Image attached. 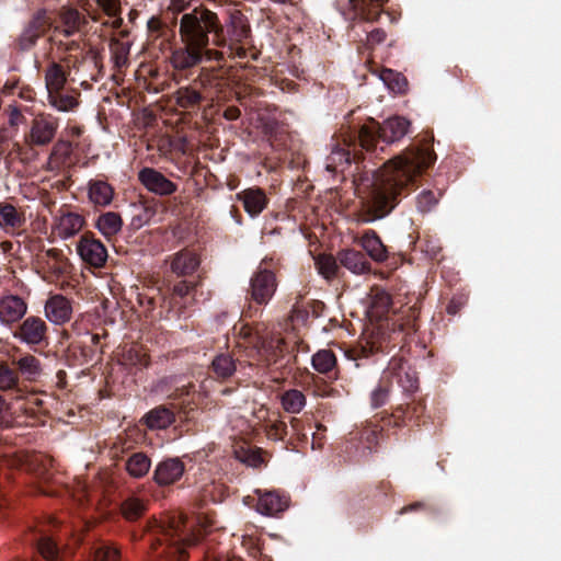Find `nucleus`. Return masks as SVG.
Listing matches in <instances>:
<instances>
[{
	"label": "nucleus",
	"mask_w": 561,
	"mask_h": 561,
	"mask_svg": "<svg viewBox=\"0 0 561 561\" xmlns=\"http://www.w3.org/2000/svg\"><path fill=\"white\" fill-rule=\"evenodd\" d=\"M194 10L198 12V18H202L201 24H203V28L206 30L207 36H209L210 33L214 34V45L218 47L228 45L229 50L232 53L234 45L244 43L249 37L250 28L241 13H232L229 16V22L222 25L217 14L213 11L202 7L195 8Z\"/></svg>",
	"instance_id": "obj_4"
},
{
	"label": "nucleus",
	"mask_w": 561,
	"mask_h": 561,
	"mask_svg": "<svg viewBox=\"0 0 561 561\" xmlns=\"http://www.w3.org/2000/svg\"><path fill=\"white\" fill-rule=\"evenodd\" d=\"M250 285L252 299L260 305L267 304L276 290L274 274L262 266L251 278Z\"/></svg>",
	"instance_id": "obj_13"
},
{
	"label": "nucleus",
	"mask_w": 561,
	"mask_h": 561,
	"mask_svg": "<svg viewBox=\"0 0 561 561\" xmlns=\"http://www.w3.org/2000/svg\"><path fill=\"white\" fill-rule=\"evenodd\" d=\"M391 306L390 295L381 288H373L368 298L367 316L371 321H381Z\"/></svg>",
	"instance_id": "obj_25"
},
{
	"label": "nucleus",
	"mask_w": 561,
	"mask_h": 561,
	"mask_svg": "<svg viewBox=\"0 0 561 561\" xmlns=\"http://www.w3.org/2000/svg\"><path fill=\"white\" fill-rule=\"evenodd\" d=\"M140 183L151 193L167 196L176 191V184L152 168H144L138 173Z\"/></svg>",
	"instance_id": "obj_16"
},
{
	"label": "nucleus",
	"mask_w": 561,
	"mask_h": 561,
	"mask_svg": "<svg viewBox=\"0 0 561 561\" xmlns=\"http://www.w3.org/2000/svg\"><path fill=\"white\" fill-rule=\"evenodd\" d=\"M359 243L374 261L383 262L388 257L387 248L374 230L365 231Z\"/></svg>",
	"instance_id": "obj_27"
},
{
	"label": "nucleus",
	"mask_w": 561,
	"mask_h": 561,
	"mask_svg": "<svg viewBox=\"0 0 561 561\" xmlns=\"http://www.w3.org/2000/svg\"><path fill=\"white\" fill-rule=\"evenodd\" d=\"M211 369L217 378L226 379L236 371V363L229 354H219L213 359Z\"/></svg>",
	"instance_id": "obj_42"
},
{
	"label": "nucleus",
	"mask_w": 561,
	"mask_h": 561,
	"mask_svg": "<svg viewBox=\"0 0 561 561\" xmlns=\"http://www.w3.org/2000/svg\"><path fill=\"white\" fill-rule=\"evenodd\" d=\"M184 472L185 465L180 458H165L156 466L152 479L159 486H169L176 483Z\"/></svg>",
	"instance_id": "obj_15"
},
{
	"label": "nucleus",
	"mask_w": 561,
	"mask_h": 561,
	"mask_svg": "<svg viewBox=\"0 0 561 561\" xmlns=\"http://www.w3.org/2000/svg\"><path fill=\"white\" fill-rule=\"evenodd\" d=\"M151 468V460L147 454L137 451L127 457L125 461V469L127 473L134 479L144 478Z\"/></svg>",
	"instance_id": "obj_31"
},
{
	"label": "nucleus",
	"mask_w": 561,
	"mask_h": 561,
	"mask_svg": "<svg viewBox=\"0 0 561 561\" xmlns=\"http://www.w3.org/2000/svg\"><path fill=\"white\" fill-rule=\"evenodd\" d=\"M257 494L256 511L266 516H275L288 507V497L276 491L255 490Z\"/></svg>",
	"instance_id": "obj_20"
},
{
	"label": "nucleus",
	"mask_w": 561,
	"mask_h": 561,
	"mask_svg": "<svg viewBox=\"0 0 561 561\" xmlns=\"http://www.w3.org/2000/svg\"><path fill=\"white\" fill-rule=\"evenodd\" d=\"M316 267L320 275L325 279L334 277L337 265L335 259L331 255L321 254L314 259Z\"/></svg>",
	"instance_id": "obj_49"
},
{
	"label": "nucleus",
	"mask_w": 561,
	"mask_h": 561,
	"mask_svg": "<svg viewBox=\"0 0 561 561\" xmlns=\"http://www.w3.org/2000/svg\"><path fill=\"white\" fill-rule=\"evenodd\" d=\"M282 405L288 413H299L306 405L305 394L297 389H290L282 394Z\"/></svg>",
	"instance_id": "obj_41"
},
{
	"label": "nucleus",
	"mask_w": 561,
	"mask_h": 561,
	"mask_svg": "<svg viewBox=\"0 0 561 561\" xmlns=\"http://www.w3.org/2000/svg\"><path fill=\"white\" fill-rule=\"evenodd\" d=\"M385 38H386V33L380 28L373 30L367 35V42L369 45L379 44V43L383 42Z\"/></svg>",
	"instance_id": "obj_58"
},
{
	"label": "nucleus",
	"mask_w": 561,
	"mask_h": 561,
	"mask_svg": "<svg viewBox=\"0 0 561 561\" xmlns=\"http://www.w3.org/2000/svg\"><path fill=\"white\" fill-rule=\"evenodd\" d=\"M19 373L7 363L0 362V390L10 391L19 387Z\"/></svg>",
	"instance_id": "obj_48"
},
{
	"label": "nucleus",
	"mask_w": 561,
	"mask_h": 561,
	"mask_svg": "<svg viewBox=\"0 0 561 561\" xmlns=\"http://www.w3.org/2000/svg\"><path fill=\"white\" fill-rule=\"evenodd\" d=\"M390 382L386 373H383L379 385L370 393V405L373 409H378L385 405L389 399Z\"/></svg>",
	"instance_id": "obj_47"
},
{
	"label": "nucleus",
	"mask_w": 561,
	"mask_h": 561,
	"mask_svg": "<svg viewBox=\"0 0 561 561\" xmlns=\"http://www.w3.org/2000/svg\"><path fill=\"white\" fill-rule=\"evenodd\" d=\"M240 335L243 344L251 346L259 360L270 366L277 364L284 354V341L278 335L263 334L259 328L255 330L249 325H241Z\"/></svg>",
	"instance_id": "obj_7"
},
{
	"label": "nucleus",
	"mask_w": 561,
	"mask_h": 561,
	"mask_svg": "<svg viewBox=\"0 0 561 561\" xmlns=\"http://www.w3.org/2000/svg\"><path fill=\"white\" fill-rule=\"evenodd\" d=\"M118 360L122 366L131 373L141 370L149 365V356L139 345L125 346Z\"/></svg>",
	"instance_id": "obj_26"
},
{
	"label": "nucleus",
	"mask_w": 561,
	"mask_h": 561,
	"mask_svg": "<svg viewBox=\"0 0 561 561\" xmlns=\"http://www.w3.org/2000/svg\"><path fill=\"white\" fill-rule=\"evenodd\" d=\"M340 262L354 274H364L370 268L365 255L355 250L343 251L340 255Z\"/></svg>",
	"instance_id": "obj_35"
},
{
	"label": "nucleus",
	"mask_w": 561,
	"mask_h": 561,
	"mask_svg": "<svg viewBox=\"0 0 561 561\" xmlns=\"http://www.w3.org/2000/svg\"><path fill=\"white\" fill-rule=\"evenodd\" d=\"M232 430L236 431L237 435H239L241 438L251 433V426L244 419H240L237 425H232Z\"/></svg>",
	"instance_id": "obj_57"
},
{
	"label": "nucleus",
	"mask_w": 561,
	"mask_h": 561,
	"mask_svg": "<svg viewBox=\"0 0 561 561\" xmlns=\"http://www.w3.org/2000/svg\"><path fill=\"white\" fill-rule=\"evenodd\" d=\"M379 78L393 93H403L407 89V79L401 73L391 69H382Z\"/></svg>",
	"instance_id": "obj_43"
},
{
	"label": "nucleus",
	"mask_w": 561,
	"mask_h": 561,
	"mask_svg": "<svg viewBox=\"0 0 561 561\" xmlns=\"http://www.w3.org/2000/svg\"><path fill=\"white\" fill-rule=\"evenodd\" d=\"M264 428L267 436L275 440L283 439L288 434V426L283 421H270Z\"/></svg>",
	"instance_id": "obj_52"
},
{
	"label": "nucleus",
	"mask_w": 561,
	"mask_h": 561,
	"mask_svg": "<svg viewBox=\"0 0 561 561\" xmlns=\"http://www.w3.org/2000/svg\"><path fill=\"white\" fill-rule=\"evenodd\" d=\"M147 540L152 561H183L186 549L198 542L199 533L193 530L183 514L173 513L150 523Z\"/></svg>",
	"instance_id": "obj_2"
},
{
	"label": "nucleus",
	"mask_w": 561,
	"mask_h": 561,
	"mask_svg": "<svg viewBox=\"0 0 561 561\" xmlns=\"http://www.w3.org/2000/svg\"><path fill=\"white\" fill-rule=\"evenodd\" d=\"M114 197L113 187L105 181L91 180L89 182V198L95 206H108Z\"/></svg>",
	"instance_id": "obj_30"
},
{
	"label": "nucleus",
	"mask_w": 561,
	"mask_h": 561,
	"mask_svg": "<svg viewBox=\"0 0 561 561\" xmlns=\"http://www.w3.org/2000/svg\"><path fill=\"white\" fill-rule=\"evenodd\" d=\"M94 561H118L119 551L114 546L100 542L94 547Z\"/></svg>",
	"instance_id": "obj_50"
},
{
	"label": "nucleus",
	"mask_w": 561,
	"mask_h": 561,
	"mask_svg": "<svg viewBox=\"0 0 561 561\" xmlns=\"http://www.w3.org/2000/svg\"><path fill=\"white\" fill-rule=\"evenodd\" d=\"M201 19L195 10L181 18L179 33L183 45L174 48L170 56V62L176 70L191 69L203 60L220 61L224 59L222 51L208 48L210 39L201 24Z\"/></svg>",
	"instance_id": "obj_3"
},
{
	"label": "nucleus",
	"mask_w": 561,
	"mask_h": 561,
	"mask_svg": "<svg viewBox=\"0 0 561 561\" xmlns=\"http://www.w3.org/2000/svg\"><path fill=\"white\" fill-rule=\"evenodd\" d=\"M237 199L242 202L244 210L251 216H259L267 206V197L263 190L250 187L237 194Z\"/></svg>",
	"instance_id": "obj_24"
},
{
	"label": "nucleus",
	"mask_w": 561,
	"mask_h": 561,
	"mask_svg": "<svg viewBox=\"0 0 561 561\" xmlns=\"http://www.w3.org/2000/svg\"><path fill=\"white\" fill-rule=\"evenodd\" d=\"M174 413L165 407H158L149 411L144 421L150 430H163L174 422Z\"/></svg>",
	"instance_id": "obj_32"
},
{
	"label": "nucleus",
	"mask_w": 561,
	"mask_h": 561,
	"mask_svg": "<svg viewBox=\"0 0 561 561\" xmlns=\"http://www.w3.org/2000/svg\"><path fill=\"white\" fill-rule=\"evenodd\" d=\"M387 0H339L337 3L342 13L347 19H362L366 21L375 20L379 13V8Z\"/></svg>",
	"instance_id": "obj_12"
},
{
	"label": "nucleus",
	"mask_w": 561,
	"mask_h": 561,
	"mask_svg": "<svg viewBox=\"0 0 561 561\" xmlns=\"http://www.w3.org/2000/svg\"><path fill=\"white\" fill-rule=\"evenodd\" d=\"M27 311L26 302L19 296L0 298V323L10 325L21 320Z\"/></svg>",
	"instance_id": "obj_21"
},
{
	"label": "nucleus",
	"mask_w": 561,
	"mask_h": 561,
	"mask_svg": "<svg viewBox=\"0 0 561 561\" xmlns=\"http://www.w3.org/2000/svg\"><path fill=\"white\" fill-rule=\"evenodd\" d=\"M409 125L410 123L400 116L390 117L382 125L370 119L358 130L360 149L375 153L379 142L388 145L401 139L408 133Z\"/></svg>",
	"instance_id": "obj_5"
},
{
	"label": "nucleus",
	"mask_w": 561,
	"mask_h": 561,
	"mask_svg": "<svg viewBox=\"0 0 561 561\" xmlns=\"http://www.w3.org/2000/svg\"><path fill=\"white\" fill-rule=\"evenodd\" d=\"M25 214L10 203H0V229L8 234H16L25 225Z\"/></svg>",
	"instance_id": "obj_22"
},
{
	"label": "nucleus",
	"mask_w": 561,
	"mask_h": 561,
	"mask_svg": "<svg viewBox=\"0 0 561 561\" xmlns=\"http://www.w3.org/2000/svg\"><path fill=\"white\" fill-rule=\"evenodd\" d=\"M46 526L47 524L36 526L30 534L27 541L31 545L36 546L43 558L46 560H54L57 558L59 550L48 534Z\"/></svg>",
	"instance_id": "obj_23"
},
{
	"label": "nucleus",
	"mask_w": 561,
	"mask_h": 561,
	"mask_svg": "<svg viewBox=\"0 0 561 561\" xmlns=\"http://www.w3.org/2000/svg\"><path fill=\"white\" fill-rule=\"evenodd\" d=\"M312 367L320 374L336 378V357L331 350H320L312 356Z\"/></svg>",
	"instance_id": "obj_37"
},
{
	"label": "nucleus",
	"mask_w": 561,
	"mask_h": 561,
	"mask_svg": "<svg viewBox=\"0 0 561 561\" xmlns=\"http://www.w3.org/2000/svg\"><path fill=\"white\" fill-rule=\"evenodd\" d=\"M123 226V220L117 213L107 211L101 215L96 221V228L106 238L115 236Z\"/></svg>",
	"instance_id": "obj_39"
},
{
	"label": "nucleus",
	"mask_w": 561,
	"mask_h": 561,
	"mask_svg": "<svg viewBox=\"0 0 561 561\" xmlns=\"http://www.w3.org/2000/svg\"><path fill=\"white\" fill-rule=\"evenodd\" d=\"M44 310L48 321L57 325L68 322L72 314L70 300L60 294L51 295L46 300Z\"/></svg>",
	"instance_id": "obj_19"
},
{
	"label": "nucleus",
	"mask_w": 561,
	"mask_h": 561,
	"mask_svg": "<svg viewBox=\"0 0 561 561\" xmlns=\"http://www.w3.org/2000/svg\"><path fill=\"white\" fill-rule=\"evenodd\" d=\"M77 252L85 264L95 268L103 267L108 256L105 245L90 234L81 236L77 243Z\"/></svg>",
	"instance_id": "obj_10"
},
{
	"label": "nucleus",
	"mask_w": 561,
	"mask_h": 561,
	"mask_svg": "<svg viewBox=\"0 0 561 561\" xmlns=\"http://www.w3.org/2000/svg\"><path fill=\"white\" fill-rule=\"evenodd\" d=\"M198 265V256L190 250H183L174 255L171 262V270L178 276H185L195 272Z\"/></svg>",
	"instance_id": "obj_29"
},
{
	"label": "nucleus",
	"mask_w": 561,
	"mask_h": 561,
	"mask_svg": "<svg viewBox=\"0 0 561 561\" xmlns=\"http://www.w3.org/2000/svg\"><path fill=\"white\" fill-rule=\"evenodd\" d=\"M381 430L378 425H367L363 430H358L353 432V438L358 440L357 448H360L363 453L365 450L371 451V449L377 445L378 437Z\"/></svg>",
	"instance_id": "obj_38"
},
{
	"label": "nucleus",
	"mask_w": 561,
	"mask_h": 561,
	"mask_svg": "<svg viewBox=\"0 0 561 561\" xmlns=\"http://www.w3.org/2000/svg\"><path fill=\"white\" fill-rule=\"evenodd\" d=\"M58 128L57 119L51 116H37L33 119L31 129L25 136L28 146H46L55 137Z\"/></svg>",
	"instance_id": "obj_11"
},
{
	"label": "nucleus",
	"mask_w": 561,
	"mask_h": 561,
	"mask_svg": "<svg viewBox=\"0 0 561 561\" xmlns=\"http://www.w3.org/2000/svg\"><path fill=\"white\" fill-rule=\"evenodd\" d=\"M193 0H170L169 10L173 13H181L186 10Z\"/></svg>",
	"instance_id": "obj_56"
},
{
	"label": "nucleus",
	"mask_w": 561,
	"mask_h": 561,
	"mask_svg": "<svg viewBox=\"0 0 561 561\" xmlns=\"http://www.w3.org/2000/svg\"><path fill=\"white\" fill-rule=\"evenodd\" d=\"M21 117L22 114L20 113V111L16 107H13L10 113V124L16 125Z\"/></svg>",
	"instance_id": "obj_64"
},
{
	"label": "nucleus",
	"mask_w": 561,
	"mask_h": 561,
	"mask_svg": "<svg viewBox=\"0 0 561 561\" xmlns=\"http://www.w3.org/2000/svg\"><path fill=\"white\" fill-rule=\"evenodd\" d=\"M263 459L260 454L256 451H251L249 456L244 459V462H247L251 467H257L262 463Z\"/></svg>",
	"instance_id": "obj_60"
},
{
	"label": "nucleus",
	"mask_w": 561,
	"mask_h": 561,
	"mask_svg": "<svg viewBox=\"0 0 561 561\" xmlns=\"http://www.w3.org/2000/svg\"><path fill=\"white\" fill-rule=\"evenodd\" d=\"M422 411L423 407L421 403H409L405 408H398L393 412L392 419H394V422L398 425L401 423L407 425L411 422H415Z\"/></svg>",
	"instance_id": "obj_45"
},
{
	"label": "nucleus",
	"mask_w": 561,
	"mask_h": 561,
	"mask_svg": "<svg viewBox=\"0 0 561 561\" xmlns=\"http://www.w3.org/2000/svg\"><path fill=\"white\" fill-rule=\"evenodd\" d=\"M123 516L128 520H135L139 518L146 511V503L138 496L130 495L121 506Z\"/></svg>",
	"instance_id": "obj_44"
},
{
	"label": "nucleus",
	"mask_w": 561,
	"mask_h": 561,
	"mask_svg": "<svg viewBox=\"0 0 561 561\" xmlns=\"http://www.w3.org/2000/svg\"><path fill=\"white\" fill-rule=\"evenodd\" d=\"M193 288L192 283H188L186 280H181L173 287V293L179 297H185L187 296Z\"/></svg>",
	"instance_id": "obj_55"
},
{
	"label": "nucleus",
	"mask_w": 561,
	"mask_h": 561,
	"mask_svg": "<svg viewBox=\"0 0 561 561\" xmlns=\"http://www.w3.org/2000/svg\"><path fill=\"white\" fill-rule=\"evenodd\" d=\"M175 100L180 107L191 108L201 103L202 94L195 89L183 87L175 92Z\"/></svg>",
	"instance_id": "obj_46"
},
{
	"label": "nucleus",
	"mask_w": 561,
	"mask_h": 561,
	"mask_svg": "<svg viewBox=\"0 0 561 561\" xmlns=\"http://www.w3.org/2000/svg\"><path fill=\"white\" fill-rule=\"evenodd\" d=\"M48 94L49 104L59 112H69L79 105L78 99L62 90H57Z\"/></svg>",
	"instance_id": "obj_40"
},
{
	"label": "nucleus",
	"mask_w": 561,
	"mask_h": 561,
	"mask_svg": "<svg viewBox=\"0 0 561 561\" xmlns=\"http://www.w3.org/2000/svg\"><path fill=\"white\" fill-rule=\"evenodd\" d=\"M436 160L434 151L427 147H412L389 160L375 172L354 175L356 195L360 198L373 221L386 216L398 203V197L409 193L422 172Z\"/></svg>",
	"instance_id": "obj_1"
},
{
	"label": "nucleus",
	"mask_w": 561,
	"mask_h": 561,
	"mask_svg": "<svg viewBox=\"0 0 561 561\" xmlns=\"http://www.w3.org/2000/svg\"><path fill=\"white\" fill-rule=\"evenodd\" d=\"M88 18L80 11L73 8H62L58 14L56 25H54V35L49 37V42L57 47L60 53H71L82 50L79 41L64 42L58 39V36L71 37L75 35L85 36L87 34Z\"/></svg>",
	"instance_id": "obj_6"
},
{
	"label": "nucleus",
	"mask_w": 561,
	"mask_h": 561,
	"mask_svg": "<svg viewBox=\"0 0 561 561\" xmlns=\"http://www.w3.org/2000/svg\"><path fill=\"white\" fill-rule=\"evenodd\" d=\"M259 121H261L260 127L262 128L263 133L265 135H270L274 131L276 126V121L274 118H264L263 116L259 115Z\"/></svg>",
	"instance_id": "obj_59"
},
{
	"label": "nucleus",
	"mask_w": 561,
	"mask_h": 561,
	"mask_svg": "<svg viewBox=\"0 0 561 561\" xmlns=\"http://www.w3.org/2000/svg\"><path fill=\"white\" fill-rule=\"evenodd\" d=\"M79 489L80 490L77 493H75L72 496H73V500L79 503V505H82L83 500L88 496V490H87L85 484H81V483L79 485Z\"/></svg>",
	"instance_id": "obj_63"
},
{
	"label": "nucleus",
	"mask_w": 561,
	"mask_h": 561,
	"mask_svg": "<svg viewBox=\"0 0 561 561\" xmlns=\"http://www.w3.org/2000/svg\"><path fill=\"white\" fill-rule=\"evenodd\" d=\"M241 112L236 106H229L224 112V117L228 121H236L240 117Z\"/></svg>",
	"instance_id": "obj_61"
},
{
	"label": "nucleus",
	"mask_w": 561,
	"mask_h": 561,
	"mask_svg": "<svg viewBox=\"0 0 561 561\" xmlns=\"http://www.w3.org/2000/svg\"><path fill=\"white\" fill-rule=\"evenodd\" d=\"M13 465L47 481L49 479V469L53 466V460L41 453H21L16 456Z\"/></svg>",
	"instance_id": "obj_17"
},
{
	"label": "nucleus",
	"mask_w": 561,
	"mask_h": 561,
	"mask_svg": "<svg viewBox=\"0 0 561 561\" xmlns=\"http://www.w3.org/2000/svg\"><path fill=\"white\" fill-rule=\"evenodd\" d=\"M385 373L388 378H394L402 390L413 392L417 389L416 374L402 358H392Z\"/></svg>",
	"instance_id": "obj_18"
},
{
	"label": "nucleus",
	"mask_w": 561,
	"mask_h": 561,
	"mask_svg": "<svg viewBox=\"0 0 561 561\" xmlns=\"http://www.w3.org/2000/svg\"><path fill=\"white\" fill-rule=\"evenodd\" d=\"M95 3L110 18V20L102 22V24L118 30L123 24L121 0H95Z\"/></svg>",
	"instance_id": "obj_34"
},
{
	"label": "nucleus",
	"mask_w": 561,
	"mask_h": 561,
	"mask_svg": "<svg viewBox=\"0 0 561 561\" xmlns=\"http://www.w3.org/2000/svg\"><path fill=\"white\" fill-rule=\"evenodd\" d=\"M128 54H129V48L125 47L124 45H121V47L117 49V51H115V56H114L115 65L117 67L125 66L127 64Z\"/></svg>",
	"instance_id": "obj_54"
},
{
	"label": "nucleus",
	"mask_w": 561,
	"mask_h": 561,
	"mask_svg": "<svg viewBox=\"0 0 561 561\" xmlns=\"http://www.w3.org/2000/svg\"><path fill=\"white\" fill-rule=\"evenodd\" d=\"M12 364L19 369V373L28 381L37 379L42 374V365L34 355L25 354L18 359H13Z\"/></svg>",
	"instance_id": "obj_36"
},
{
	"label": "nucleus",
	"mask_w": 561,
	"mask_h": 561,
	"mask_svg": "<svg viewBox=\"0 0 561 561\" xmlns=\"http://www.w3.org/2000/svg\"><path fill=\"white\" fill-rule=\"evenodd\" d=\"M135 210L137 213L134 214L131 218V226L136 229H139L148 224L154 215V210L146 206H137Z\"/></svg>",
	"instance_id": "obj_53"
},
{
	"label": "nucleus",
	"mask_w": 561,
	"mask_h": 561,
	"mask_svg": "<svg viewBox=\"0 0 561 561\" xmlns=\"http://www.w3.org/2000/svg\"><path fill=\"white\" fill-rule=\"evenodd\" d=\"M360 148L358 133L343 134L342 141L336 140L332 145L331 153L327 158L325 169L328 172L345 173L351 169L352 160L356 162L358 159L357 148Z\"/></svg>",
	"instance_id": "obj_8"
},
{
	"label": "nucleus",
	"mask_w": 561,
	"mask_h": 561,
	"mask_svg": "<svg viewBox=\"0 0 561 561\" xmlns=\"http://www.w3.org/2000/svg\"><path fill=\"white\" fill-rule=\"evenodd\" d=\"M438 197L433 191L425 190L416 198V207L421 213L431 211L437 204Z\"/></svg>",
	"instance_id": "obj_51"
},
{
	"label": "nucleus",
	"mask_w": 561,
	"mask_h": 561,
	"mask_svg": "<svg viewBox=\"0 0 561 561\" xmlns=\"http://www.w3.org/2000/svg\"><path fill=\"white\" fill-rule=\"evenodd\" d=\"M67 77L68 72L60 64L56 61L50 62L45 71V84L47 93L62 90L67 82Z\"/></svg>",
	"instance_id": "obj_33"
},
{
	"label": "nucleus",
	"mask_w": 561,
	"mask_h": 561,
	"mask_svg": "<svg viewBox=\"0 0 561 561\" xmlns=\"http://www.w3.org/2000/svg\"><path fill=\"white\" fill-rule=\"evenodd\" d=\"M53 27V21L46 10H38L23 28L16 41L21 50L33 48L38 38Z\"/></svg>",
	"instance_id": "obj_9"
},
{
	"label": "nucleus",
	"mask_w": 561,
	"mask_h": 561,
	"mask_svg": "<svg viewBox=\"0 0 561 561\" xmlns=\"http://www.w3.org/2000/svg\"><path fill=\"white\" fill-rule=\"evenodd\" d=\"M84 219L76 213H65L59 216L56 222V231L62 239L77 234L83 227Z\"/></svg>",
	"instance_id": "obj_28"
},
{
	"label": "nucleus",
	"mask_w": 561,
	"mask_h": 561,
	"mask_svg": "<svg viewBox=\"0 0 561 561\" xmlns=\"http://www.w3.org/2000/svg\"><path fill=\"white\" fill-rule=\"evenodd\" d=\"M45 321L38 317H27L14 331L13 336L27 345H39L47 334Z\"/></svg>",
	"instance_id": "obj_14"
},
{
	"label": "nucleus",
	"mask_w": 561,
	"mask_h": 561,
	"mask_svg": "<svg viewBox=\"0 0 561 561\" xmlns=\"http://www.w3.org/2000/svg\"><path fill=\"white\" fill-rule=\"evenodd\" d=\"M290 431L295 435L306 436V434L302 433V421L300 419L291 417V420H290Z\"/></svg>",
	"instance_id": "obj_62"
}]
</instances>
